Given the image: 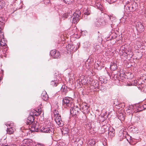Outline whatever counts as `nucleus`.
Masks as SVG:
<instances>
[{
  "mask_svg": "<svg viewBox=\"0 0 146 146\" xmlns=\"http://www.w3.org/2000/svg\"><path fill=\"white\" fill-rule=\"evenodd\" d=\"M62 104L64 106L70 107L74 105L73 99L68 97H65L62 100Z\"/></svg>",
  "mask_w": 146,
  "mask_h": 146,
  "instance_id": "f257e3e1",
  "label": "nucleus"
},
{
  "mask_svg": "<svg viewBox=\"0 0 146 146\" xmlns=\"http://www.w3.org/2000/svg\"><path fill=\"white\" fill-rule=\"evenodd\" d=\"M5 125L7 126L8 125L9 127H8L7 130V134H13L15 128L12 126H13V124L12 123H9V122H7L5 124Z\"/></svg>",
  "mask_w": 146,
  "mask_h": 146,
  "instance_id": "f03ea898",
  "label": "nucleus"
},
{
  "mask_svg": "<svg viewBox=\"0 0 146 146\" xmlns=\"http://www.w3.org/2000/svg\"><path fill=\"white\" fill-rule=\"evenodd\" d=\"M41 132L44 133H50L53 131V129L51 127L45 126L42 127L40 129Z\"/></svg>",
  "mask_w": 146,
  "mask_h": 146,
  "instance_id": "7ed1b4c3",
  "label": "nucleus"
},
{
  "mask_svg": "<svg viewBox=\"0 0 146 146\" xmlns=\"http://www.w3.org/2000/svg\"><path fill=\"white\" fill-rule=\"evenodd\" d=\"M50 54L54 58H59L60 57L61 54L59 51L55 50H52L50 52Z\"/></svg>",
  "mask_w": 146,
  "mask_h": 146,
  "instance_id": "20e7f679",
  "label": "nucleus"
},
{
  "mask_svg": "<svg viewBox=\"0 0 146 146\" xmlns=\"http://www.w3.org/2000/svg\"><path fill=\"white\" fill-rule=\"evenodd\" d=\"M80 109L82 110L83 112L84 113H88L89 111L88 110L89 107L88 106V104L86 103H82V104L80 105Z\"/></svg>",
  "mask_w": 146,
  "mask_h": 146,
  "instance_id": "39448f33",
  "label": "nucleus"
},
{
  "mask_svg": "<svg viewBox=\"0 0 146 146\" xmlns=\"http://www.w3.org/2000/svg\"><path fill=\"white\" fill-rule=\"evenodd\" d=\"M78 113V108L77 106H74L70 109V113L72 116L76 117Z\"/></svg>",
  "mask_w": 146,
  "mask_h": 146,
  "instance_id": "423d86ee",
  "label": "nucleus"
},
{
  "mask_svg": "<svg viewBox=\"0 0 146 146\" xmlns=\"http://www.w3.org/2000/svg\"><path fill=\"white\" fill-rule=\"evenodd\" d=\"M55 121L57 124L60 126L62 127L64 125L62 121V120L60 115L54 116Z\"/></svg>",
  "mask_w": 146,
  "mask_h": 146,
  "instance_id": "0eeeda50",
  "label": "nucleus"
},
{
  "mask_svg": "<svg viewBox=\"0 0 146 146\" xmlns=\"http://www.w3.org/2000/svg\"><path fill=\"white\" fill-rule=\"evenodd\" d=\"M136 29L139 33H142L144 30V26L141 22H137L136 25Z\"/></svg>",
  "mask_w": 146,
  "mask_h": 146,
  "instance_id": "6e6552de",
  "label": "nucleus"
},
{
  "mask_svg": "<svg viewBox=\"0 0 146 146\" xmlns=\"http://www.w3.org/2000/svg\"><path fill=\"white\" fill-rule=\"evenodd\" d=\"M22 146H29L33 144V141L30 139H24Z\"/></svg>",
  "mask_w": 146,
  "mask_h": 146,
  "instance_id": "1a4fd4ad",
  "label": "nucleus"
},
{
  "mask_svg": "<svg viewBox=\"0 0 146 146\" xmlns=\"http://www.w3.org/2000/svg\"><path fill=\"white\" fill-rule=\"evenodd\" d=\"M32 130L33 131H38L40 128L37 121L35 122L31 126Z\"/></svg>",
  "mask_w": 146,
  "mask_h": 146,
  "instance_id": "9d476101",
  "label": "nucleus"
},
{
  "mask_svg": "<svg viewBox=\"0 0 146 146\" xmlns=\"http://www.w3.org/2000/svg\"><path fill=\"white\" fill-rule=\"evenodd\" d=\"M35 121L33 116L30 115L27 118V123L28 125H32Z\"/></svg>",
  "mask_w": 146,
  "mask_h": 146,
  "instance_id": "9b49d317",
  "label": "nucleus"
},
{
  "mask_svg": "<svg viewBox=\"0 0 146 146\" xmlns=\"http://www.w3.org/2000/svg\"><path fill=\"white\" fill-rule=\"evenodd\" d=\"M74 143L76 144L75 146H77L79 145H81L82 143V141L80 138H74Z\"/></svg>",
  "mask_w": 146,
  "mask_h": 146,
  "instance_id": "f8f14e48",
  "label": "nucleus"
},
{
  "mask_svg": "<svg viewBox=\"0 0 146 146\" xmlns=\"http://www.w3.org/2000/svg\"><path fill=\"white\" fill-rule=\"evenodd\" d=\"M115 131L112 127H109L108 129V134L111 137H112L114 136Z\"/></svg>",
  "mask_w": 146,
  "mask_h": 146,
  "instance_id": "ddd939ff",
  "label": "nucleus"
},
{
  "mask_svg": "<svg viewBox=\"0 0 146 146\" xmlns=\"http://www.w3.org/2000/svg\"><path fill=\"white\" fill-rule=\"evenodd\" d=\"M7 41L5 38L3 37V38H1L0 40V46H5V47L7 46Z\"/></svg>",
  "mask_w": 146,
  "mask_h": 146,
  "instance_id": "4468645a",
  "label": "nucleus"
},
{
  "mask_svg": "<svg viewBox=\"0 0 146 146\" xmlns=\"http://www.w3.org/2000/svg\"><path fill=\"white\" fill-rule=\"evenodd\" d=\"M117 117L121 121H123L125 119V115L122 113H119L117 114Z\"/></svg>",
  "mask_w": 146,
  "mask_h": 146,
  "instance_id": "2eb2a0df",
  "label": "nucleus"
},
{
  "mask_svg": "<svg viewBox=\"0 0 146 146\" xmlns=\"http://www.w3.org/2000/svg\"><path fill=\"white\" fill-rule=\"evenodd\" d=\"M117 64L113 62H111L110 65V68L111 69L113 70L114 71L117 69Z\"/></svg>",
  "mask_w": 146,
  "mask_h": 146,
  "instance_id": "dca6fc26",
  "label": "nucleus"
},
{
  "mask_svg": "<svg viewBox=\"0 0 146 146\" xmlns=\"http://www.w3.org/2000/svg\"><path fill=\"white\" fill-rule=\"evenodd\" d=\"M5 21L2 17H0V29L3 30L5 25Z\"/></svg>",
  "mask_w": 146,
  "mask_h": 146,
  "instance_id": "f3484780",
  "label": "nucleus"
},
{
  "mask_svg": "<svg viewBox=\"0 0 146 146\" xmlns=\"http://www.w3.org/2000/svg\"><path fill=\"white\" fill-rule=\"evenodd\" d=\"M136 3H132L131 5H130V11L133 12L135 11L136 9Z\"/></svg>",
  "mask_w": 146,
  "mask_h": 146,
  "instance_id": "a211bd4d",
  "label": "nucleus"
},
{
  "mask_svg": "<svg viewBox=\"0 0 146 146\" xmlns=\"http://www.w3.org/2000/svg\"><path fill=\"white\" fill-rule=\"evenodd\" d=\"M72 23L76 24L79 21L80 19L79 17H75L73 15L72 17Z\"/></svg>",
  "mask_w": 146,
  "mask_h": 146,
  "instance_id": "6ab92c4d",
  "label": "nucleus"
},
{
  "mask_svg": "<svg viewBox=\"0 0 146 146\" xmlns=\"http://www.w3.org/2000/svg\"><path fill=\"white\" fill-rule=\"evenodd\" d=\"M42 99L44 101H46L48 99V97L46 93H42Z\"/></svg>",
  "mask_w": 146,
  "mask_h": 146,
  "instance_id": "aec40b11",
  "label": "nucleus"
},
{
  "mask_svg": "<svg viewBox=\"0 0 146 146\" xmlns=\"http://www.w3.org/2000/svg\"><path fill=\"white\" fill-rule=\"evenodd\" d=\"M61 90L62 92L66 94L68 92L67 87L65 85H63L61 88Z\"/></svg>",
  "mask_w": 146,
  "mask_h": 146,
  "instance_id": "412c9836",
  "label": "nucleus"
},
{
  "mask_svg": "<svg viewBox=\"0 0 146 146\" xmlns=\"http://www.w3.org/2000/svg\"><path fill=\"white\" fill-rule=\"evenodd\" d=\"M98 20L101 26L104 25H106L107 23H108L107 21H105L104 18H101L98 19Z\"/></svg>",
  "mask_w": 146,
  "mask_h": 146,
  "instance_id": "4be33fe9",
  "label": "nucleus"
},
{
  "mask_svg": "<svg viewBox=\"0 0 146 146\" xmlns=\"http://www.w3.org/2000/svg\"><path fill=\"white\" fill-rule=\"evenodd\" d=\"M88 146H94L96 145V143L94 140L92 139L88 141Z\"/></svg>",
  "mask_w": 146,
  "mask_h": 146,
  "instance_id": "5701e85b",
  "label": "nucleus"
},
{
  "mask_svg": "<svg viewBox=\"0 0 146 146\" xmlns=\"http://www.w3.org/2000/svg\"><path fill=\"white\" fill-rule=\"evenodd\" d=\"M81 14V11L80 10L77 11L74 13L73 15L75 17H80Z\"/></svg>",
  "mask_w": 146,
  "mask_h": 146,
  "instance_id": "b1692460",
  "label": "nucleus"
},
{
  "mask_svg": "<svg viewBox=\"0 0 146 146\" xmlns=\"http://www.w3.org/2000/svg\"><path fill=\"white\" fill-rule=\"evenodd\" d=\"M66 4L70 5L72 4L74 0H62Z\"/></svg>",
  "mask_w": 146,
  "mask_h": 146,
  "instance_id": "393cba45",
  "label": "nucleus"
},
{
  "mask_svg": "<svg viewBox=\"0 0 146 146\" xmlns=\"http://www.w3.org/2000/svg\"><path fill=\"white\" fill-rule=\"evenodd\" d=\"M51 85L54 86H56L58 84V81L57 80H54L51 82Z\"/></svg>",
  "mask_w": 146,
  "mask_h": 146,
  "instance_id": "a878e982",
  "label": "nucleus"
},
{
  "mask_svg": "<svg viewBox=\"0 0 146 146\" xmlns=\"http://www.w3.org/2000/svg\"><path fill=\"white\" fill-rule=\"evenodd\" d=\"M79 46H78V48H77L76 47V48H75L74 46V45L73 44H71V49L70 50V52H74L76 51L78 48Z\"/></svg>",
  "mask_w": 146,
  "mask_h": 146,
  "instance_id": "bb28decb",
  "label": "nucleus"
},
{
  "mask_svg": "<svg viewBox=\"0 0 146 146\" xmlns=\"http://www.w3.org/2000/svg\"><path fill=\"white\" fill-rule=\"evenodd\" d=\"M69 129L68 128H63V129L62 131V134H67L69 132Z\"/></svg>",
  "mask_w": 146,
  "mask_h": 146,
  "instance_id": "cd10ccee",
  "label": "nucleus"
},
{
  "mask_svg": "<svg viewBox=\"0 0 146 146\" xmlns=\"http://www.w3.org/2000/svg\"><path fill=\"white\" fill-rule=\"evenodd\" d=\"M124 9L125 10L127 11V12H130V5L129 4H127L125 6Z\"/></svg>",
  "mask_w": 146,
  "mask_h": 146,
  "instance_id": "c85d7f7f",
  "label": "nucleus"
},
{
  "mask_svg": "<svg viewBox=\"0 0 146 146\" xmlns=\"http://www.w3.org/2000/svg\"><path fill=\"white\" fill-rule=\"evenodd\" d=\"M79 80H78L76 82H77V83L78 82ZM84 80H86L84 79H82L81 80H79V82H80L79 84L80 85H81L80 84H82V85H83L84 84L85 85L87 83L86 82H83Z\"/></svg>",
  "mask_w": 146,
  "mask_h": 146,
  "instance_id": "c756f323",
  "label": "nucleus"
},
{
  "mask_svg": "<svg viewBox=\"0 0 146 146\" xmlns=\"http://www.w3.org/2000/svg\"><path fill=\"white\" fill-rule=\"evenodd\" d=\"M97 40L100 43H101L103 39L102 37V35L101 34L98 35L97 38Z\"/></svg>",
  "mask_w": 146,
  "mask_h": 146,
  "instance_id": "7c9ffc66",
  "label": "nucleus"
},
{
  "mask_svg": "<svg viewBox=\"0 0 146 146\" xmlns=\"http://www.w3.org/2000/svg\"><path fill=\"white\" fill-rule=\"evenodd\" d=\"M102 142L103 145L104 146H107L108 143L107 140L106 139L104 138L102 139Z\"/></svg>",
  "mask_w": 146,
  "mask_h": 146,
  "instance_id": "2f4dec72",
  "label": "nucleus"
},
{
  "mask_svg": "<svg viewBox=\"0 0 146 146\" xmlns=\"http://www.w3.org/2000/svg\"><path fill=\"white\" fill-rule=\"evenodd\" d=\"M85 13L87 15H88L91 13V12L90 9L88 8L85 11Z\"/></svg>",
  "mask_w": 146,
  "mask_h": 146,
  "instance_id": "473e14b6",
  "label": "nucleus"
},
{
  "mask_svg": "<svg viewBox=\"0 0 146 146\" xmlns=\"http://www.w3.org/2000/svg\"><path fill=\"white\" fill-rule=\"evenodd\" d=\"M36 112L37 111L36 110H35L34 109L31 110L30 113V115L33 116V117H34V114L35 113H36Z\"/></svg>",
  "mask_w": 146,
  "mask_h": 146,
  "instance_id": "72a5a7b5",
  "label": "nucleus"
},
{
  "mask_svg": "<svg viewBox=\"0 0 146 146\" xmlns=\"http://www.w3.org/2000/svg\"><path fill=\"white\" fill-rule=\"evenodd\" d=\"M3 30L0 29V38H3L4 37V33L2 31Z\"/></svg>",
  "mask_w": 146,
  "mask_h": 146,
  "instance_id": "f704fd0d",
  "label": "nucleus"
},
{
  "mask_svg": "<svg viewBox=\"0 0 146 146\" xmlns=\"http://www.w3.org/2000/svg\"><path fill=\"white\" fill-rule=\"evenodd\" d=\"M4 2L0 1V9H2L5 6Z\"/></svg>",
  "mask_w": 146,
  "mask_h": 146,
  "instance_id": "c9c22d12",
  "label": "nucleus"
},
{
  "mask_svg": "<svg viewBox=\"0 0 146 146\" xmlns=\"http://www.w3.org/2000/svg\"><path fill=\"white\" fill-rule=\"evenodd\" d=\"M95 5V7H96L97 8H101L102 6L100 3L99 2L98 3L97 2H96V3Z\"/></svg>",
  "mask_w": 146,
  "mask_h": 146,
  "instance_id": "e433bc0d",
  "label": "nucleus"
},
{
  "mask_svg": "<svg viewBox=\"0 0 146 146\" xmlns=\"http://www.w3.org/2000/svg\"><path fill=\"white\" fill-rule=\"evenodd\" d=\"M95 25L97 27H100L101 26V25L100 24V23L98 19L97 21L95 23Z\"/></svg>",
  "mask_w": 146,
  "mask_h": 146,
  "instance_id": "4c0bfd02",
  "label": "nucleus"
},
{
  "mask_svg": "<svg viewBox=\"0 0 146 146\" xmlns=\"http://www.w3.org/2000/svg\"><path fill=\"white\" fill-rule=\"evenodd\" d=\"M71 44H68L66 46V48L67 49L68 51H69V52H70V51H71V50H70L71 49Z\"/></svg>",
  "mask_w": 146,
  "mask_h": 146,
  "instance_id": "58836bf2",
  "label": "nucleus"
},
{
  "mask_svg": "<svg viewBox=\"0 0 146 146\" xmlns=\"http://www.w3.org/2000/svg\"><path fill=\"white\" fill-rule=\"evenodd\" d=\"M44 4L46 5H48L50 4V0H44Z\"/></svg>",
  "mask_w": 146,
  "mask_h": 146,
  "instance_id": "ea45409f",
  "label": "nucleus"
},
{
  "mask_svg": "<svg viewBox=\"0 0 146 146\" xmlns=\"http://www.w3.org/2000/svg\"><path fill=\"white\" fill-rule=\"evenodd\" d=\"M117 0H106L109 3L111 4L116 2Z\"/></svg>",
  "mask_w": 146,
  "mask_h": 146,
  "instance_id": "a19ab883",
  "label": "nucleus"
},
{
  "mask_svg": "<svg viewBox=\"0 0 146 146\" xmlns=\"http://www.w3.org/2000/svg\"><path fill=\"white\" fill-rule=\"evenodd\" d=\"M54 117L60 115L58 113V112L56 110H54Z\"/></svg>",
  "mask_w": 146,
  "mask_h": 146,
  "instance_id": "79ce46f5",
  "label": "nucleus"
},
{
  "mask_svg": "<svg viewBox=\"0 0 146 146\" xmlns=\"http://www.w3.org/2000/svg\"><path fill=\"white\" fill-rule=\"evenodd\" d=\"M69 14L68 13H65L63 14V17L65 19L67 18L68 17Z\"/></svg>",
  "mask_w": 146,
  "mask_h": 146,
  "instance_id": "37998d69",
  "label": "nucleus"
},
{
  "mask_svg": "<svg viewBox=\"0 0 146 146\" xmlns=\"http://www.w3.org/2000/svg\"><path fill=\"white\" fill-rule=\"evenodd\" d=\"M37 112L38 113H40V114H41L42 112V111L40 107H38Z\"/></svg>",
  "mask_w": 146,
  "mask_h": 146,
  "instance_id": "c03bdc74",
  "label": "nucleus"
},
{
  "mask_svg": "<svg viewBox=\"0 0 146 146\" xmlns=\"http://www.w3.org/2000/svg\"><path fill=\"white\" fill-rule=\"evenodd\" d=\"M95 66H96L98 69L100 70L101 69V66H99L98 64L97 63L96 64Z\"/></svg>",
  "mask_w": 146,
  "mask_h": 146,
  "instance_id": "a18cd8bd",
  "label": "nucleus"
},
{
  "mask_svg": "<svg viewBox=\"0 0 146 146\" xmlns=\"http://www.w3.org/2000/svg\"><path fill=\"white\" fill-rule=\"evenodd\" d=\"M40 113H38V112H36V113H35L34 114V116H38V115H40Z\"/></svg>",
  "mask_w": 146,
  "mask_h": 146,
  "instance_id": "49530a36",
  "label": "nucleus"
},
{
  "mask_svg": "<svg viewBox=\"0 0 146 146\" xmlns=\"http://www.w3.org/2000/svg\"><path fill=\"white\" fill-rule=\"evenodd\" d=\"M144 109H145L146 108V104H145L143 106Z\"/></svg>",
  "mask_w": 146,
  "mask_h": 146,
  "instance_id": "de8ad7c7",
  "label": "nucleus"
},
{
  "mask_svg": "<svg viewBox=\"0 0 146 146\" xmlns=\"http://www.w3.org/2000/svg\"><path fill=\"white\" fill-rule=\"evenodd\" d=\"M124 76V75H123L122 76H120L121 78V76L122 77V80H123L125 78V77L124 76Z\"/></svg>",
  "mask_w": 146,
  "mask_h": 146,
  "instance_id": "09e8293b",
  "label": "nucleus"
},
{
  "mask_svg": "<svg viewBox=\"0 0 146 146\" xmlns=\"http://www.w3.org/2000/svg\"><path fill=\"white\" fill-rule=\"evenodd\" d=\"M27 130H25V132L26 133L25 134V135H27L28 134V132L27 131Z\"/></svg>",
  "mask_w": 146,
  "mask_h": 146,
  "instance_id": "8fccbe9b",
  "label": "nucleus"
},
{
  "mask_svg": "<svg viewBox=\"0 0 146 146\" xmlns=\"http://www.w3.org/2000/svg\"><path fill=\"white\" fill-rule=\"evenodd\" d=\"M108 19H110V17H109V16H108Z\"/></svg>",
  "mask_w": 146,
  "mask_h": 146,
  "instance_id": "3c124183",
  "label": "nucleus"
},
{
  "mask_svg": "<svg viewBox=\"0 0 146 146\" xmlns=\"http://www.w3.org/2000/svg\"><path fill=\"white\" fill-rule=\"evenodd\" d=\"M86 82V80L85 81V80H84V81H83V82Z\"/></svg>",
  "mask_w": 146,
  "mask_h": 146,
  "instance_id": "603ef678",
  "label": "nucleus"
},
{
  "mask_svg": "<svg viewBox=\"0 0 146 146\" xmlns=\"http://www.w3.org/2000/svg\"><path fill=\"white\" fill-rule=\"evenodd\" d=\"M98 33H99V31H98Z\"/></svg>",
  "mask_w": 146,
  "mask_h": 146,
  "instance_id": "864d4df0",
  "label": "nucleus"
}]
</instances>
